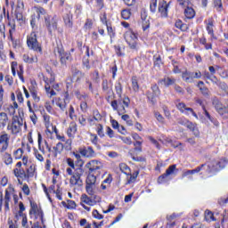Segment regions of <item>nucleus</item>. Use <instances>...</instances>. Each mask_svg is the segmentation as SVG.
Returning a JSON list of instances; mask_svg holds the SVG:
<instances>
[{"mask_svg":"<svg viewBox=\"0 0 228 228\" xmlns=\"http://www.w3.org/2000/svg\"><path fill=\"white\" fill-rule=\"evenodd\" d=\"M130 102L129 97H125L118 101H112L110 106L114 111H118V115H124L126 113V108H129Z\"/></svg>","mask_w":228,"mask_h":228,"instance_id":"f257e3e1","label":"nucleus"},{"mask_svg":"<svg viewBox=\"0 0 228 228\" xmlns=\"http://www.w3.org/2000/svg\"><path fill=\"white\" fill-rule=\"evenodd\" d=\"M15 191L13 189V186L10 185L5 190V195L3 199V191H0V211L3 209V203H4V209L5 213H8L10 211V201L12 200V194Z\"/></svg>","mask_w":228,"mask_h":228,"instance_id":"f03ea898","label":"nucleus"},{"mask_svg":"<svg viewBox=\"0 0 228 228\" xmlns=\"http://www.w3.org/2000/svg\"><path fill=\"white\" fill-rule=\"evenodd\" d=\"M27 45L31 51H35L36 53H42V46L38 44V40L37 39V33L32 31L27 37Z\"/></svg>","mask_w":228,"mask_h":228,"instance_id":"7ed1b4c3","label":"nucleus"},{"mask_svg":"<svg viewBox=\"0 0 228 228\" xmlns=\"http://www.w3.org/2000/svg\"><path fill=\"white\" fill-rule=\"evenodd\" d=\"M22 126H24L22 118H13L12 122L7 126V131H10L11 134H19L22 131Z\"/></svg>","mask_w":228,"mask_h":228,"instance_id":"20e7f679","label":"nucleus"},{"mask_svg":"<svg viewBox=\"0 0 228 228\" xmlns=\"http://www.w3.org/2000/svg\"><path fill=\"white\" fill-rule=\"evenodd\" d=\"M84 174L85 170H83V168H77L69 179V184H71V186H77V188H81V186H83V180L81 177H83Z\"/></svg>","mask_w":228,"mask_h":228,"instance_id":"39448f33","label":"nucleus"},{"mask_svg":"<svg viewBox=\"0 0 228 228\" xmlns=\"http://www.w3.org/2000/svg\"><path fill=\"white\" fill-rule=\"evenodd\" d=\"M29 215L31 218H35L37 221L42 222L44 224V212L42 208L37 205L34 201H30V210Z\"/></svg>","mask_w":228,"mask_h":228,"instance_id":"423d86ee","label":"nucleus"},{"mask_svg":"<svg viewBox=\"0 0 228 228\" xmlns=\"http://www.w3.org/2000/svg\"><path fill=\"white\" fill-rule=\"evenodd\" d=\"M227 159H222L220 160H214L208 165V173L211 172H220V170L225 168L227 167Z\"/></svg>","mask_w":228,"mask_h":228,"instance_id":"0eeeda50","label":"nucleus"},{"mask_svg":"<svg viewBox=\"0 0 228 228\" xmlns=\"http://www.w3.org/2000/svg\"><path fill=\"white\" fill-rule=\"evenodd\" d=\"M124 38L126 44L129 45L130 49H136V44L138 42V36L132 29H128L125 35Z\"/></svg>","mask_w":228,"mask_h":228,"instance_id":"6e6552de","label":"nucleus"},{"mask_svg":"<svg viewBox=\"0 0 228 228\" xmlns=\"http://www.w3.org/2000/svg\"><path fill=\"white\" fill-rule=\"evenodd\" d=\"M200 77H202V73L199 70L195 72L185 70L182 73V78L185 83H193V79H200Z\"/></svg>","mask_w":228,"mask_h":228,"instance_id":"1a4fd4ad","label":"nucleus"},{"mask_svg":"<svg viewBox=\"0 0 228 228\" xmlns=\"http://www.w3.org/2000/svg\"><path fill=\"white\" fill-rule=\"evenodd\" d=\"M10 146V134L4 133L0 134V154L6 152Z\"/></svg>","mask_w":228,"mask_h":228,"instance_id":"9d476101","label":"nucleus"},{"mask_svg":"<svg viewBox=\"0 0 228 228\" xmlns=\"http://www.w3.org/2000/svg\"><path fill=\"white\" fill-rule=\"evenodd\" d=\"M45 15V10L42 7H34V17L32 18L30 24L33 29L37 28V20Z\"/></svg>","mask_w":228,"mask_h":228,"instance_id":"9b49d317","label":"nucleus"},{"mask_svg":"<svg viewBox=\"0 0 228 228\" xmlns=\"http://www.w3.org/2000/svg\"><path fill=\"white\" fill-rule=\"evenodd\" d=\"M176 174H177V166L171 165L166 170V173L159 177L158 183H159V184H161V183H165V181H167V178L168 177V175H175Z\"/></svg>","mask_w":228,"mask_h":228,"instance_id":"f8f14e48","label":"nucleus"},{"mask_svg":"<svg viewBox=\"0 0 228 228\" xmlns=\"http://www.w3.org/2000/svg\"><path fill=\"white\" fill-rule=\"evenodd\" d=\"M214 105L216 107V111L219 113V115H224V118H228V101L222 105L217 101L214 102Z\"/></svg>","mask_w":228,"mask_h":228,"instance_id":"ddd939ff","label":"nucleus"},{"mask_svg":"<svg viewBox=\"0 0 228 228\" xmlns=\"http://www.w3.org/2000/svg\"><path fill=\"white\" fill-rule=\"evenodd\" d=\"M177 110L181 111V113H184V115H191L192 117H195L199 120V116L195 111H193V109L186 107V104L183 102H179L176 104Z\"/></svg>","mask_w":228,"mask_h":228,"instance_id":"4468645a","label":"nucleus"},{"mask_svg":"<svg viewBox=\"0 0 228 228\" xmlns=\"http://www.w3.org/2000/svg\"><path fill=\"white\" fill-rule=\"evenodd\" d=\"M81 202L86 204L87 206H95L97 202H101V197L94 196V198L88 197L86 194H82L80 198Z\"/></svg>","mask_w":228,"mask_h":228,"instance_id":"2eb2a0df","label":"nucleus"},{"mask_svg":"<svg viewBox=\"0 0 228 228\" xmlns=\"http://www.w3.org/2000/svg\"><path fill=\"white\" fill-rule=\"evenodd\" d=\"M168 6H170V3H167L165 0L159 1L158 12L160 17H168Z\"/></svg>","mask_w":228,"mask_h":228,"instance_id":"dca6fc26","label":"nucleus"},{"mask_svg":"<svg viewBox=\"0 0 228 228\" xmlns=\"http://www.w3.org/2000/svg\"><path fill=\"white\" fill-rule=\"evenodd\" d=\"M44 81L45 83V92L46 94H49V97H54V95H56V92H54V90H51V85H53V83H54V77H51L49 78H45L44 77Z\"/></svg>","mask_w":228,"mask_h":228,"instance_id":"f3484780","label":"nucleus"},{"mask_svg":"<svg viewBox=\"0 0 228 228\" xmlns=\"http://www.w3.org/2000/svg\"><path fill=\"white\" fill-rule=\"evenodd\" d=\"M86 168H87L90 173L95 172V170H101V168H102V164L98 160H91L86 164Z\"/></svg>","mask_w":228,"mask_h":228,"instance_id":"a211bd4d","label":"nucleus"},{"mask_svg":"<svg viewBox=\"0 0 228 228\" xmlns=\"http://www.w3.org/2000/svg\"><path fill=\"white\" fill-rule=\"evenodd\" d=\"M22 60L24 63H28V65H33V63H38V57L31 53H24L22 55Z\"/></svg>","mask_w":228,"mask_h":228,"instance_id":"6ab92c4d","label":"nucleus"},{"mask_svg":"<svg viewBox=\"0 0 228 228\" xmlns=\"http://www.w3.org/2000/svg\"><path fill=\"white\" fill-rule=\"evenodd\" d=\"M79 153L81 156H84V158H95V151H94V148L90 146L79 150Z\"/></svg>","mask_w":228,"mask_h":228,"instance_id":"aec40b11","label":"nucleus"},{"mask_svg":"<svg viewBox=\"0 0 228 228\" xmlns=\"http://www.w3.org/2000/svg\"><path fill=\"white\" fill-rule=\"evenodd\" d=\"M65 99L58 98L56 101V106L61 110V111H64L67 108V104L69 102V94H65L64 95Z\"/></svg>","mask_w":228,"mask_h":228,"instance_id":"412c9836","label":"nucleus"},{"mask_svg":"<svg viewBox=\"0 0 228 228\" xmlns=\"http://www.w3.org/2000/svg\"><path fill=\"white\" fill-rule=\"evenodd\" d=\"M203 114L200 115V118L203 124H208V122H213V118L209 115V112L206 110V107L202 106Z\"/></svg>","mask_w":228,"mask_h":228,"instance_id":"4be33fe9","label":"nucleus"},{"mask_svg":"<svg viewBox=\"0 0 228 228\" xmlns=\"http://www.w3.org/2000/svg\"><path fill=\"white\" fill-rule=\"evenodd\" d=\"M13 174H14L15 177H17L19 183H20V179H27L26 170H24V168H22V167L14 168Z\"/></svg>","mask_w":228,"mask_h":228,"instance_id":"5701e85b","label":"nucleus"},{"mask_svg":"<svg viewBox=\"0 0 228 228\" xmlns=\"http://www.w3.org/2000/svg\"><path fill=\"white\" fill-rule=\"evenodd\" d=\"M175 83V78L166 77L159 81L160 86H172Z\"/></svg>","mask_w":228,"mask_h":228,"instance_id":"b1692460","label":"nucleus"},{"mask_svg":"<svg viewBox=\"0 0 228 228\" xmlns=\"http://www.w3.org/2000/svg\"><path fill=\"white\" fill-rule=\"evenodd\" d=\"M141 19L142 20V29L143 31H147L148 28H151V22L149 21V18L147 17V12H142Z\"/></svg>","mask_w":228,"mask_h":228,"instance_id":"393cba45","label":"nucleus"},{"mask_svg":"<svg viewBox=\"0 0 228 228\" xmlns=\"http://www.w3.org/2000/svg\"><path fill=\"white\" fill-rule=\"evenodd\" d=\"M76 133H77V125L75 122H71L67 130V134L69 138H74Z\"/></svg>","mask_w":228,"mask_h":228,"instance_id":"a878e982","label":"nucleus"},{"mask_svg":"<svg viewBox=\"0 0 228 228\" xmlns=\"http://www.w3.org/2000/svg\"><path fill=\"white\" fill-rule=\"evenodd\" d=\"M26 176L27 179H29L31 177H35L37 174V166L34 164H31L27 169H26Z\"/></svg>","mask_w":228,"mask_h":228,"instance_id":"bb28decb","label":"nucleus"},{"mask_svg":"<svg viewBox=\"0 0 228 228\" xmlns=\"http://www.w3.org/2000/svg\"><path fill=\"white\" fill-rule=\"evenodd\" d=\"M8 122H10V118H8V114L4 112H0V127L4 129L5 126H8Z\"/></svg>","mask_w":228,"mask_h":228,"instance_id":"cd10ccee","label":"nucleus"},{"mask_svg":"<svg viewBox=\"0 0 228 228\" xmlns=\"http://www.w3.org/2000/svg\"><path fill=\"white\" fill-rule=\"evenodd\" d=\"M17 220H21V227L23 228H31V225H33V222H28V216H20L16 217Z\"/></svg>","mask_w":228,"mask_h":228,"instance_id":"c85d7f7f","label":"nucleus"},{"mask_svg":"<svg viewBox=\"0 0 228 228\" xmlns=\"http://www.w3.org/2000/svg\"><path fill=\"white\" fill-rule=\"evenodd\" d=\"M86 191L87 195L94 197V195H95V191H97V185L86 183Z\"/></svg>","mask_w":228,"mask_h":228,"instance_id":"c756f323","label":"nucleus"},{"mask_svg":"<svg viewBox=\"0 0 228 228\" xmlns=\"http://www.w3.org/2000/svg\"><path fill=\"white\" fill-rule=\"evenodd\" d=\"M183 8H185L184 15L186 19H193V17H195V10H193L190 4L184 6Z\"/></svg>","mask_w":228,"mask_h":228,"instance_id":"7c9ffc66","label":"nucleus"},{"mask_svg":"<svg viewBox=\"0 0 228 228\" xmlns=\"http://www.w3.org/2000/svg\"><path fill=\"white\" fill-rule=\"evenodd\" d=\"M2 159L4 165H6L7 167H10V165H13V158L12 157V154L8 152L4 153Z\"/></svg>","mask_w":228,"mask_h":228,"instance_id":"2f4dec72","label":"nucleus"},{"mask_svg":"<svg viewBox=\"0 0 228 228\" xmlns=\"http://www.w3.org/2000/svg\"><path fill=\"white\" fill-rule=\"evenodd\" d=\"M30 95L34 101L33 107L37 108V104H38V102H40V96H38V92H37V90H35V89H32V90H30Z\"/></svg>","mask_w":228,"mask_h":228,"instance_id":"473e14b6","label":"nucleus"},{"mask_svg":"<svg viewBox=\"0 0 228 228\" xmlns=\"http://www.w3.org/2000/svg\"><path fill=\"white\" fill-rule=\"evenodd\" d=\"M160 142L164 143V145H170L171 147H179V145H181V142H178L176 144L174 143L172 138L170 137H163L162 139H160Z\"/></svg>","mask_w":228,"mask_h":228,"instance_id":"72a5a7b5","label":"nucleus"},{"mask_svg":"<svg viewBox=\"0 0 228 228\" xmlns=\"http://www.w3.org/2000/svg\"><path fill=\"white\" fill-rule=\"evenodd\" d=\"M63 208H67V209H76V201L72 200H68L66 201L61 202Z\"/></svg>","mask_w":228,"mask_h":228,"instance_id":"f704fd0d","label":"nucleus"},{"mask_svg":"<svg viewBox=\"0 0 228 228\" xmlns=\"http://www.w3.org/2000/svg\"><path fill=\"white\" fill-rule=\"evenodd\" d=\"M64 146L63 143L58 142L55 146H53V150L54 151V156H58V154H61L63 151Z\"/></svg>","mask_w":228,"mask_h":228,"instance_id":"c9c22d12","label":"nucleus"},{"mask_svg":"<svg viewBox=\"0 0 228 228\" xmlns=\"http://www.w3.org/2000/svg\"><path fill=\"white\" fill-rule=\"evenodd\" d=\"M86 184H94V185H97V176L92 175V174H89L87 175V178L86 180Z\"/></svg>","mask_w":228,"mask_h":228,"instance_id":"e433bc0d","label":"nucleus"},{"mask_svg":"<svg viewBox=\"0 0 228 228\" xmlns=\"http://www.w3.org/2000/svg\"><path fill=\"white\" fill-rule=\"evenodd\" d=\"M175 28L181 29V31H188V25L183 24L181 20H177L175 23Z\"/></svg>","mask_w":228,"mask_h":228,"instance_id":"4c0bfd02","label":"nucleus"},{"mask_svg":"<svg viewBox=\"0 0 228 228\" xmlns=\"http://www.w3.org/2000/svg\"><path fill=\"white\" fill-rule=\"evenodd\" d=\"M19 208H20V210L18 211V213H16L15 218H19V216H26V214L24 213V211H26V207H24V203L20 202Z\"/></svg>","mask_w":228,"mask_h":228,"instance_id":"58836bf2","label":"nucleus"},{"mask_svg":"<svg viewBox=\"0 0 228 228\" xmlns=\"http://www.w3.org/2000/svg\"><path fill=\"white\" fill-rule=\"evenodd\" d=\"M198 88H200L201 94H203V95H209V89H208L205 86H204V82L200 81L198 83Z\"/></svg>","mask_w":228,"mask_h":228,"instance_id":"ea45409f","label":"nucleus"},{"mask_svg":"<svg viewBox=\"0 0 228 228\" xmlns=\"http://www.w3.org/2000/svg\"><path fill=\"white\" fill-rule=\"evenodd\" d=\"M64 23L67 28H72V15L70 13L64 15Z\"/></svg>","mask_w":228,"mask_h":228,"instance_id":"a19ab883","label":"nucleus"},{"mask_svg":"<svg viewBox=\"0 0 228 228\" xmlns=\"http://www.w3.org/2000/svg\"><path fill=\"white\" fill-rule=\"evenodd\" d=\"M23 154L24 150H22V148H19L13 151L12 156L15 159H21Z\"/></svg>","mask_w":228,"mask_h":228,"instance_id":"79ce46f5","label":"nucleus"},{"mask_svg":"<svg viewBox=\"0 0 228 228\" xmlns=\"http://www.w3.org/2000/svg\"><path fill=\"white\" fill-rule=\"evenodd\" d=\"M119 169L123 174L130 175L131 169L127 167L126 163L119 164Z\"/></svg>","mask_w":228,"mask_h":228,"instance_id":"37998d69","label":"nucleus"},{"mask_svg":"<svg viewBox=\"0 0 228 228\" xmlns=\"http://www.w3.org/2000/svg\"><path fill=\"white\" fill-rule=\"evenodd\" d=\"M132 88L134 92L140 91V86L138 85V79L136 78V77H132Z\"/></svg>","mask_w":228,"mask_h":228,"instance_id":"c03bdc74","label":"nucleus"},{"mask_svg":"<svg viewBox=\"0 0 228 228\" xmlns=\"http://www.w3.org/2000/svg\"><path fill=\"white\" fill-rule=\"evenodd\" d=\"M205 220L207 222H214L215 216L213 215V212L209 210L205 211Z\"/></svg>","mask_w":228,"mask_h":228,"instance_id":"a18cd8bd","label":"nucleus"},{"mask_svg":"<svg viewBox=\"0 0 228 228\" xmlns=\"http://www.w3.org/2000/svg\"><path fill=\"white\" fill-rule=\"evenodd\" d=\"M45 20L46 22V26L49 31H54V29H56V21H53L51 23V21L47 20V18L45 16Z\"/></svg>","mask_w":228,"mask_h":228,"instance_id":"49530a36","label":"nucleus"},{"mask_svg":"<svg viewBox=\"0 0 228 228\" xmlns=\"http://www.w3.org/2000/svg\"><path fill=\"white\" fill-rule=\"evenodd\" d=\"M121 16L123 19H125V20H127L129 19H131V10L130 9H124L121 12Z\"/></svg>","mask_w":228,"mask_h":228,"instance_id":"de8ad7c7","label":"nucleus"},{"mask_svg":"<svg viewBox=\"0 0 228 228\" xmlns=\"http://www.w3.org/2000/svg\"><path fill=\"white\" fill-rule=\"evenodd\" d=\"M9 26H10V29H9V38L10 40H13V34L15 33V23L14 22H10L9 23Z\"/></svg>","mask_w":228,"mask_h":228,"instance_id":"09e8293b","label":"nucleus"},{"mask_svg":"<svg viewBox=\"0 0 228 228\" xmlns=\"http://www.w3.org/2000/svg\"><path fill=\"white\" fill-rule=\"evenodd\" d=\"M185 126H187V127H188L191 131H192V133H194V134H195L196 136L199 135V130L197 129V127L195 126V125H194L193 123L187 122V124H186Z\"/></svg>","mask_w":228,"mask_h":228,"instance_id":"8fccbe9b","label":"nucleus"},{"mask_svg":"<svg viewBox=\"0 0 228 228\" xmlns=\"http://www.w3.org/2000/svg\"><path fill=\"white\" fill-rule=\"evenodd\" d=\"M59 54H60L59 56H60V59H61V62L62 64L66 63L67 60H69V54L66 53L65 52H61V51L59 52Z\"/></svg>","mask_w":228,"mask_h":228,"instance_id":"3c124183","label":"nucleus"},{"mask_svg":"<svg viewBox=\"0 0 228 228\" xmlns=\"http://www.w3.org/2000/svg\"><path fill=\"white\" fill-rule=\"evenodd\" d=\"M158 9V0H151L150 4V10L153 13H155L156 10Z\"/></svg>","mask_w":228,"mask_h":228,"instance_id":"603ef678","label":"nucleus"},{"mask_svg":"<svg viewBox=\"0 0 228 228\" xmlns=\"http://www.w3.org/2000/svg\"><path fill=\"white\" fill-rule=\"evenodd\" d=\"M214 6L217 10V12H222V10L224 9L222 5V0H215Z\"/></svg>","mask_w":228,"mask_h":228,"instance_id":"864d4df0","label":"nucleus"},{"mask_svg":"<svg viewBox=\"0 0 228 228\" xmlns=\"http://www.w3.org/2000/svg\"><path fill=\"white\" fill-rule=\"evenodd\" d=\"M115 90L119 99H122V85L120 83L116 84Z\"/></svg>","mask_w":228,"mask_h":228,"instance_id":"5fc2aeb1","label":"nucleus"},{"mask_svg":"<svg viewBox=\"0 0 228 228\" xmlns=\"http://www.w3.org/2000/svg\"><path fill=\"white\" fill-rule=\"evenodd\" d=\"M121 118H122V120L126 122L127 126H133V120L131 119L129 115L124 114V115L121 116Z\"/></svg>","mask_w":228,"mask_h":228,"instance_id":"6e6d98bb","label":"nucleus"},{"mask_svg":"<svg viewBox=\"0 0 228 228\" xmlns=\"http://www.w3.org/2000/svg\"><path fill=\"white\" fill-rule=\"evenodd\" d=\"M92 215L96 220H102L104 218V216L99 213L97 209L93 210Z\"/></svg>","mask_w":228,"mask_h":228,"instance_id":"4d7b16f0","label":"nucleus"},{"mask_svg":"<svg viewBox=\"0 0 228 228\" xmlns=\"http://www.w3.org/2000/svg\"><path fill=\"white\" fill-rule=\"evenodd\" d=\"M69 118H71V120H75L76 110H74V107L72 105L69 106Z\"/></svg>","mask_w":228,"mask_h":228,"instance_id":"13d9d810","label":"nucleus"},{"mask_svg":"<svg viewBox=\"0 0 228 228\" xmlns=\"http://www.w3.org/2000/svg\"><path fill=\"white\" fill-rule=\"evenodd\" d=\"M63 147L66 151H72V140L68 139Z\"/></svg>","mask_w":228,"mask_h":228,"instance_id":"bf43d9fd","label":"nucleus"},{"mask_svg":"<svg viewBox=\"0 0 228 228\" xmlns=\"http://www.w3.org/2000/svg\"><path fill=\"white\" fill-rule=\"evenodd\" d=\"M16 97L20 104H22L24 102V97L22 96V92L16 91Z\"/></svg>","mask_w":228,"mask_h":228,"instance_id":"052dcab7","label":"nucleus"},{"mask_svg":"<svg viewBox=\"0 0 228 228\" xmlns=\"http://www.w3.org/2000/svg\"><path fill=\"white\" fill-rule=\"evenodd\" d=\"M180 6H190L191 0H177Z\"/></svg>","mask_w":228,"mask_h":228,"instance_id":"680f3d73","label":"nucleus"},{"mask_svg":"<svg viewBox=\"0 0 228 228\" xmlns=\"http://www.w3.org/2000/svg\"><path fill=\"white\" fill-rule=\"evenodd\" d=\"M96 131L98 133V136H104V128L102 127V125H98L96 127Z\"/></svg>","mask_w":228,"mask_h":228,"instance_id":"e2e57ef3","label":"nucleus"},{"mask_svg":"<svg viewBox=\"0 0 228 228\" xmlns=\"http://www.w3.org/2000/svg\"><path fill=\"white\" fill-rule=\"evenodd\" d=\"M92 26H94V21L90 19H87L85 23V29H92Z\"/></svg>","mask_w":228,"mask_h":228,"instance_id":"0e129e2a","label":"nucleus"},{"mask_svg":"<svg viewBox=\"0 0 228 228\" xmlns=\"http://www.w3.org/2000/svg\"><path fill=\"white\" fill-rule=\"evenodd\" d=\"M130 175V178L128 179V184H131V183H134L136 181V177H138V172L134 173L133 175Z\"/></svg>","mask_w":228,"mask_h":228,"instance_id":"69168bd1","label":"nucleus"},{"mask_svg":"<svg viewBox=\"0 0 228 228\" xmlns=\"http://www.w3.org/2000/svg\"><path fill=\"white\" fill-rule=\"evenodd\" d=\"M148 140L151 141V142L155 145V147H157L158 149H161V146L159 145V142H158L156 141V139H154L152 136H148Z\"/></svg>","mask_w":228,"mask_h":228,"instance_id":"338daca9","label":"nucleus"},{"mask_svg":"<svg viewBox=\"0 0 228 228\" xmlns=\"http://www.w3.org/2000/svg\"><path fill=\"white\" fill-rule=\"evenodd\" d=\"M220 88H221V90H223L224 92V94H226V95H228V86H227V84L221 83L220 84Z\"/></svg>","mask_w":228,"mask_h":228,"instance_id":"774afa93","label":"nucleus"}]
</instances>
